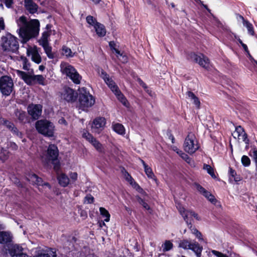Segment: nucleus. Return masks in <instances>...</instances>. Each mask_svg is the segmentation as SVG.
<instances>
[{
	"label": "nucleus",
	"instance_id": "nucleus-1",
	"mask_svg": "<svg viewBox=\"0 0 257 257\" xmlns=\"http://www.w3.org/2000/svg\"><path fill=\"white\" fill-rule=\"evenodd\" d=\"M17 23L19 27L17 31L24 43L38 35L40 23L38 20L34 19L28 22L26 17L23 16L17 20Z\"/></svg>",
	"mask_w": 257,
	"mask_h": 257
},
{
	"label": "nucleus",
	"instance_id": "nucleus-2",
	"mask_svg": "<svg viewBox=\"0 0 257 257\" xmlns=\"http://www.w3.org/2000/svg\"><path fill=\"white\" fill-rule=\"evenodd\" d=\"M79 92L78 107L83 111H87L94 104L95 99L84 87L80 88Z\"/></svg>",
	"mask_w": 257,
	"mask_h": 257
},
{
	"label": "nucleus",
	"instance_id": "nucleus-3",
	"mask_svg": "<svg viewBox=\"0 0 257 257\" xmlns=\"http://www.w3.org/2000/svg\"><path fill=\"white\" fill-rule=\"evenodd\" d=\"M35 127L38 132L45 137H52L54 136L55 126L54 124L47 119L37 120Z\"/></svg>",
	"mask_w": 257,
	"mask_h": 257
},
{
	"label": "nucleus",
	"instance_id": "nucleus-4",
	"mask_svg": "<svg viewBox=\"0 0 257 257\" xmlns=\"http://www.w3.org/2000/svg\"><path fill=\"white\" fill-rule=\"evenodd\" d=\"M60 69L62 74L68 76L74 83L78 84L80 83L81 76L73 66L67 63L62 62Z\"/></svg>",
	"mask_w": 257,
	"mask_h": 257
},
{
	"label": "nucleus",
	"instance_id": "nucleus-5",
	"mask_svg": "<svg viewBox=\"0 0 257 257\" xmlns=\"http://www.w3.org/2000/svg\"><path fill=\"white\" fill-rule=\"evenodd\" d=\"M2 39V46L4 51L16 52L18 50L19 45L16 37L11 34H7Z\"/></svg>",
	"mask_w": 257,
	"mask_h": 257
},
{
	"label": "nucleus",
	"instance_id": "nucleus-6",
	"mask_svg": "<svg viewBox=\"0 0 257 257\" xmlns=\"http://www.w3.org/2000/svg\"><path fill=\"white\" fill-rule=\"evenodd\" d=\"M199 147L194 134L192 133H189L184 141V150L189 154H193L199 149Z\"/></svg>",
	"mask_w": 257,
	"mask_h": 257
},
{
	"label": "nucleus",
	"instance_id": "nucleus-7",
	"mask_svg": "<svg viewBox=\"0 0 257 257\" xmlns=\"http://www.w3.org/2000/svg\"><path fill=\"white\" fill-rule=\"evenodd\" d=\"M13 81L10 77L3 76L0 78V90L3 95H10L13 91Z\"/></svg>",
	"mask_w": 257,
	"mask_h": 257
},
{
	"label": "nucleus",
	"instance_id": "nucleus-8",
	"mask_svg": "<svg viewBox=\"0 0 257 257\" xmlns=\"http://www.w3.org/2000/svg\"><path fill=\"white\" fill-rule=\"evenodd\" d=\"M59 155V150L57 147L54 144H51L49 146L47 151V158L46 163L48 164L50 161L54 165L55 169H57L58 166L56 164Z\"/></svg>",
	"mask_w": 257,
	"mask_h": 257
},
{
	"label": "nucleus",
	"instance_id": "nucleus-9",
	"mask_svg": "<svg viewBox=\"0 0 257 257\" xmlns=\"http://www.w3.org/2000/svg\"><path fill=\"white\" fill-rule=\"evenodd\" d=\"M8 250L12 257H26L27 256V249L19 244H12L8 246Z\"/></svg>",
	"mask_w": 257,
	"mask_h": 257
},
{
	"label": "nucleus",
	"instance_id": "nucleus-10",
	"mask_svg": "<svg viewBox=\"0 0 257 257\" xmlns=\"http://www.w3.org/2000/svg\"><path fill=\"white\" fill-rule=\"evenodd\" d=\"M35 254L33 257H56L57 253L55 248L47 246L38 247L34 250Z\"/></svg>",
	"mask_w": 257,
	"mask_h": 257
},
{
	"label": "nucleus",
	"instance_id": "nucleus-11",
	"mask_svg": "<svg viewBox=\"0 0 257 257\" xmlns=\"http://www.w3.org/2000/svg\"><path fill=\"white\" fill-rule=\"evenodd\" d=\"M17 73L28 85H34L35 84V76L33 70H29L26 72L21 70H17Z\"/></svg>",
	"mask_w": 257,
	"mask_h": 257
},
{
	"label": "nucleus",
	"instance_id": "nucleus-12",
	"mask_svg": "<svg viewBox=\"0 0 257 257\" xmlns=\"http://www.w3.org/2000/svg\"><path fill=\"white\" fill-rule=\"evenodd\" d=\"M191 57L193 60L196 63H198L200 66L206 69H208L209 68V60L203 54H201L199 55H198L195 53H192L191 55Z\"/></svg>",
	"mask_w": 257,
	"mask_h": 257
},
{
	"label": "nucleus",
	"instance_id": "nucleus-13",
	"mask_svg": "<svg viewBox=\"0 0 257 257\" xmlns=\"http://www.w3.org/2000/svg\"><path fill=\"white\" fill-rule=\"evenodd\" d=\"M100 76L104 80L105 83L113 93L119 90L115 82L104 70H102L101 71Z\"/></svg>",
	"mask_w": 257,
	"mask_h": 257
},
{
	"label": "nucleus",
	"instance_id": "nucleus-14",
	"mask_svg": "<svg viewBox=\"0 0 257 257\" xmlns=\"http://www.w3.org/2000/svg\"><path fill=\"white\" fill-rule=\"evenodd\" d=\"M105 123L106 120L104 117L96 118L93 120L91 126L92 132L95 133L99 134L104 128Z\"/></svg>",
	"mask_w": 257,
	"mask_h": 257
},
{
	"label": "nucleus",
	"instance_id": "nucleus-15",
	"mask_svg": "<svg viewBox=\"0 0 257 257\" xmlns=\"http://www.w3.org/2000/svg\"><path fill=\"white\" fill-rule=\"evenodd\" d=\"M83 137L90 143L95 149L99 152L103 151V148L100 142L94 138L91 134L88 133H84Z\"/></svg>",
	"mask_w": 257,
	"mask_h": 257
},
{
	"label": "nucleus",
	"instance_id": "nucleus-16",
	"mask_svg": "<svg viewBox=\"0 0 257 257\" xmlns=\"http://www.w3.org/2000/svg\"><path fill=\"white\" fill-rule=\"evenodd\" d=\"M42 108L40 104H31L28 107V112L33 119H37L41 115Z\"/></svg>",
	"mask_w": 257,
	"mask_h": 257
},
{
	"label": "nucleus",
	"instance_id": "nucleus-17",
	"mask_svg": "<svg viewBox=\"0 0 257 257\" xmlns=\"http://www.w3.org/2000/svg\"><path fill=\"white\" fill-rule=\"evenodd\" d=\"M27 54L28 56H31V59L37 64L41 62L42 59L39 54V49L36 47H30L27 49Z\"/></svg>",
	"mask_w": 257,
	"mask_h": 257
},
{
	"label": "nucleus",
	"instance_id": "nucleus-18",
	"mask_svg": "<svg viewBox=\"0 0 257 257\" xmlns=\"http://www.w3.org/2000/svg\"><path fill=\"white\" fill-rule=\"evenodd\" d=\"M232 136L234 138L241 140L246 144L249 143V140L247 139V135L241 126L236 127L235 131L232 133Z\"/></svg>",
	"mask_w": 257,
	"mask_h": 257
},
{
	"label": "nucleus",
	"instance_id": "nucleus-19",
	"mask_svg": "<svg viewBox=\"0 0 257 257\" xmlns=\"http://www.w3.org/2000/svg\"><path fill=\"white\" fill-rule=\"evenodd\" d=\"M76 96L74 91L69 87L65 88L61 94L62 98L67 102H74L76 100Z\"/></svg>",
	"mask_w": 257,
	"mask_h": 257
},
{
	"label": "nucleus",
	"instance_id": "nucleus-20",
	"mask_svg": "<svg viewBox=\"0 0 257 257\" xmlns=\"http://www.w3.org/2000/svg\"><path fill=\"white\" fill-rule=\"evenodd\" d=\"M13 239V234L9 231H0V243L7 244L10 243Z\"/></svg>",
	"mask_w": 257,
	"mask_h": 257
},
{
	"label": "nucleus",
	"instance_id": "nucleus-21",
	"mask_svg": "<svg viewBox=\"0 0 257 257\" xmlns=\"http://www.w3.org/2000/svg\"><path fill=\"white\" fill-rule=\"evenodd\" d=\"M28 179L29 181L31 182L33 184H36L38 186H46L49 188H50V185L49 183H43L42 179L35 174L30 175Z\"/></svg>",
	"mask_w": 257,
	"mask_h": 257
},
{
	"label": "nucleus",
	"instance_id": "nucleus-22",
	"mask_svg": "<svg viewBox=\"0 0 257 257\" xmlns=\"http://www.w3.org/2000/svg\"><path fill=\"white\" fill-rule=\"evenodd\" d=\"M25 7L27 10L31 14H34L37 12L38 6L32 0H25Z\"/></svg>",
	"mask_w": 257,
	"mask_h": 257
},
{
	"label": "nucleus",
	"instance_id": "nucleus-23",
	"mask_svg": "<svg viewBox=\"0 0 257 257\" xmlns=\"http://www.w3.org/2000/svg\"><path fill=\"white\" fill-rule=\"evenodd\" d=\"M140 160L144 166L145 173L147 175V176H148V177L149 178L152 179L153 180H156L155 176L154 173L153 172V171H152V169H151V168L148 165H147L146 164V163L144 162V161L142 159H140Z\"/></svg>",
	"mask_w": 257,
	"mask_h": 257
},
{
	"label": "nucleus",
	"instance_id": "nucleus-24",
	"mask_svg": "<svg viewBox=\"0 0 257 257\" xmlns=\"http://www.w3.org/2000/svg\"><path fill=\"white\" fill-rule=\"evenodd\" d=\"M51 34L50 30H47L42 33L41 38L39 40L38 42L40 45H43L49 44V38Z\"/></svg>",
	"mask_w": 257,
	"mask_h": 257
},
{
	"label": "nucleus",
	"instance_id": "nucleus-25",
	"mask_svg": "<svg viewBox=\"0 0 257 257\" xmlns=\"http://www.w3.org/2000/svg\"><path fill=\"white\" fill-rule=\"evenodd\" d=\"M238 17L242 20L243 25L247 28L248 34L252 36L254 35V32L252 25L247 20H245L242 16L238 15Z\"/></svg>",
	"mask_w": 257,
	"mask_h": 257
},
{
	"label": "nucleus",
	"instance_id": "nucleus-26",
	"mask_svg": "<svg viewBox=\"0 0 257 257\" xmlns=\"http://www.w3.org/2000/svg\"><path fill=\"white\" fill-rule=\"evenodd\" d=\"M94 28L96 34L99 37H103L105 35L106 30L105 27L102 24L99 23H96V24L94 26Z\"/></svg>",
	"mask_w": 257,
	"mask_h": 257
},
{
	"label": "nucleus",
	"instance_id": "nucleus-27",
	"mask_svg": "<svg viewBox=\"0 0 257 257\" xmlns=\"http://www.w3.org/2000/svg\"><path fill=\"white\" fill-rule=\"evenodd\" d=\"M60 185L63 187H66L69 183L70 179L64 174H61L57 177Z\"/></svg>",
	"mask_w": 257,
	"mask_h": 257
},
{
	"label": "nucleus",
	"instance_id": "nucleus-28",
	"mask_svg": "<svg viewBox=\"0 0 257 257\" xmlns=\"http://www.w3.org/2000/svg\"><path fill=\"white\" fill-rule=\"evenodd\" d=\"M113 130L120 135H124L125 134V128L123 125L119 123H113L112 124Z\"/></svg>",
	"mask_w": 257,
	"mask_h": 257
},
{
	"label": "nucleus",
	"instance_id": "nucleus-29",
	"mask_svg": "<svg viewBox=\"0 0 257 257\" xmlns=\"http://www.w3.org/2000/svg\"><path fill=\"white\" fill-rule=\"evenodd\" d=\"M190 249L192 250L196 255L199 257L201 254L202 247L200 246L197 242H194L191 243Z\"/></svg>",
	"mask_w": 257,
	"mask_h": 257
},
{
	"label": "nucleus",
	"instance_id": "nucleus-30",
	"mask_svg": "<svg viewBox=\"0 0 257 257\" xmlns=\"http://www.w3.org/2000/svg\"><path fill=\"white\" fill-rule=\"evenodd\" d=\"M15 114L20 122H24L26 120V113L24 111L17 109L15 111Z\"/></svg>",
	"mask_w": 257,
	"mask_h": 257
},
{
	"label": "nucleus",
	"instance_id": "nucleus-31",
	"mask_svg": "<svg viewBox=\"0 0 257 257\" xmlns=\"http://www.w3.org/2000/svg\"><path fill=\"white\" fill-rule=\"evenodd\" d=\"M187 225L190 229L192 233L194 234L199 241H204L201 233L192 226L191 221H190L189 224Z\"/></svg>",
	"mask_w": 257,
	"mask_h": 257
},
{
	"label": "nucleus",
	"instance_id": "nucleus-32",
	"mask_svg": "<svg viewBox=\"0 0 257 257\" xmlns=\"http://www.w3.org/2000/svg\"><path fill=\"white\" fill-rule=\"evenodd\" d=\"M115 95L116 96L117 99L122 103V104L127 106L128 102L126 100V98L124 97L123 94L121 92L120 90H118V91H116L114 93Z\"/></svg>",
	"mask_w": 257,
	"mask_h": 257
},
{
	"label": "nucleus",
	"instance_id": "nucleus-33",
	"mask_svg": "<svg viewBox=\"0 0 257 257\" xmlns=\"http://www.w3.org/2000/svg\"><path fill=\"white\" fill-rule=\"evenodd\" d=\"M10 152L3 147L0 148V160L3 162L7 160L10 157Z\"/></svg>",
	"mask_w": 257,
	"mask_h": 257
},
{
	"label": "nucleus",
	"instance_id": "nucleus-34",
	"mask_svg": "<svg viewBox=\"0 0 257 257\" xmlns=\"http://www.w3.org/2000/svg\"><path fill=\"white\" fill-rule=\"evenodd\" d=\"M41 46L43 47L47 57L49 59H53L54 58V55L52 52V47L49 45V44H47Z\"/></svg>",
	"mask_w": 257,
	"mask_h": 257
},
{
	"label": "nucleus",
	"instance_id": "nucleus-35",
	"mask_svg": "<svg viewBox=\"0 0 257 257\" xmlns=\"http://www.w3.org/2000/svg\"><path fill=\"white\" fill-rule=\"evenodd\" d=\"M20 61L22 62V67L24 70H27L28 72H29V70H33L32 69L30 68V64L29 63L26 57L24 56L21 57Z\"/></svg>",
	"mask_w": 257,
	"mask_h": 257
},
{
	"label": "nucleus",
	"instance_id": "nucleus-36",
	"mask_svg": "<svg viewBox=\"0 0 257 257\" xmlns=\"http://www.w3.org/2000/svg\"><path fill=\"white\" fill-rule=\"evenodd\" d=\"M62 54L67 57H73L74 53L71 51V49L67 46H64L62 47Z\"/></svg>",
	"mask_w": 257,
	"mask_h": 257
},
{
	"label": "nucleus",
	"instance_id": "nucleus-37",
	"mask_svg": "<svg viewBox=\"0 0 257 257\" xmlns=\"http://www.w3.org/2000/svg\"><path fill=\"white\" fill-rule=\"evenodd\" d=\"M99 211L100 214L103 217H105V218L104 219V221L106 222H108L110 220V216L108 211L103 207H100Z\"/></svg>",
	"mask_w": 257,
	"mask_h": 257
},
{
	"label": "nucleus",
	"instance_id": "nucleus-38",
	"mask_svg": "<svg viewBox=\"0 0 257 257\" xmlns=\"http://www.w3.org/2000/svg\"><path fill=\"white\" fill-rule=\"evenodd\" d=\"M173 246V243L170 240H166L162 245L163 251H169L172 248Z\"/></svg>",
	"mask_w": 257,
	"mask_h": 257
},
{
	"label": "nucleus",
	"instance_id": "nucleus-39",
	"mask_svg": "<svg viewBox=\"0 0 257 257\" xmlns=\"http://www.w3.org/2000/svg\"><path fill=\"white\" fill-rule=\"evenodd\" d=\"M203 169L206 170L207 172L213 178H215L216 176L214 174L213 169L209 165L207 164H204L203 165Z\"/></svg>",
	"mask_w": 257,
	"mask_h": 257
},
{
	"label": "nucleus",
	"instance_id": "nucleus-40",
	"mask_svg": "<svg viewBox=\"0 0 257 257\" xmlns=\"http://www.w3.org/2000/svg\"><path fill=\"white\" fill-rule=\"evenodd\" d=\"M35 84L38 83L39 84L44 85L45 78L42 75H35Z\"/></svg>",
	"mask_w": 257,
	"mask_h": 257
},
{
	"label": "nucleus",
	"instance_id": "nucleus-41",
	"mask_svg": "<svg viewBox=\"0 0 257 257\" xmlns=\"http://www.w3.org/2000/svg\"><path fill=\"white\" fill-rule=\"evenodd\" d=\"M191 243L187 240H183L180 242L179 246L184 249H190Z\"/></svg>",
	"mask_w": 257,
	"mask_h": 257
},
{
	"label": "nucleus",
	"instance_id": "nucleus-42",
	"mask_svg": "<svg viewBox=\"0 0 257 257\" xmlns=\"http://www.w3.org/2000/svg\"><path fill=\"white\" fill-rule=\"evenodd\" d=\"M193 212V211L192 210H186L185 213L182 216L187 224H189L190 221L189 220V219L193 217L192 213H191V212Z\"/></svg>",
	"mask_w": 257,
	"mask_h": 257
},
{
	"label": "nucleus",
	"instance_id": "nucleus-43",
	"mask_svg": "<svg viewBox=\"0 0 257 257\" xmlns=\"http://www.w3.org/2000/svg\"><path fill=\"white\" fill-rule=\"evenodd\" d=\"M137 199L138 202L141 204L144 208H145L147 210H149L150 209L149 205L146 203L144 199L141 198L139 196L137 197Z\"/></svg>",
	"mask_w": 257,
	"mask_h": 257
},
{
	"label": "nucleus",
	"instance_id": "nucleus-44",
	"mask_svg": "<svg viewBox=\"0 0 257 257\" xmlns=\"http://www.w3.org/2000/svg\"><path fill=\"white\" fill-rule=\"evenodd\" d=\"M241 163L242 165L245 167L249 166L250 164V161L249 158L247 156H243L241 158Z\"/></svg>",
	"mask_w": 257,
	"mask_h": 257
},
{
	"label": "nucleus",
	"instance_id": "nucleus-45",
	"mask_svg": "<svg viewBox=\"0 0 257 257\" xmlns=\"http://www.w3.org/2000/svg\"><path fill=\"white\" fill-rule=\"evenodd\" d=\"M210 255H215L217 257H228L227 255L222 253L220 252L215 250H212L211 252H209Z\"/></svg>",
	"mask_w": 257,
	"mask_h": 257
},
{
	"label": "nucleus",
	"instance_id": "nucleus-46",
	"mask_svg": "<svg viewBox=\"0 0 257 257\" xmlns=\"http://www.w3.org/2000/svg\"><path fill=\"white\" fill-rule=\"evenodd\" d=\"M7 148L12 151H16L18 149V146L15 143L10 142L8 143Z\"/></svg>",
	"mask_w": 257,
	"mask_h": 257
},
{
	"label": "nucleus",
	"instance_id": "nucleus-47",
	"mask_svg": "<svg viewBox=\"0 0 257 257\" xmlns=\"http://www.w3.org/2000/svg\"><path fill=\"white\" fill-rule=\"evenodd\" d=\"M86 21L87 23L92 26H95L96 23H97L95 20L92 16H88L86 17Z\"/></svg>",
	"mask_w": 257,
	"mask_h": 257
},
{
	"label": "nucleus",
	"instance_id": "nucleus-48",
	"mask_svg": "<svg viewBox=\"0 0 257 257\" xmlns=\"http://www.w3.org/2000/svg\"><path fill=\"white\" fill-rule=\"evenodd\" d=\"M10 131L13 133L14 135H16L20 138H23L22 133L19 132L18 128L15 126H14V127L12 128Z\"/></svg>",
	"mask_w": 257,
	"mask_h": 257
},
{
	"label": "nucleus",
	"instance_id": "nucleus-49",
	"mask_svg": "<svg viewBox=\"0 0 257 257\" xmlns=\"http://www.w3.org/2000/svg\"><path fill=\"white\" fill-rule=\"evenodd\" d=\"M94 197L92 195L90 194L87 195L84 198V202L88 204L92 203L94 201Z\"/></svg>",
	"mask_w": 257,
	"mask_h": 257
},
{
	"label": "nucleus",
	"instance_id": "nucleus-50",
	"mask_svg": "<svg viewBox=\"0 0 257 257\" xmlns=\"http://www.w3.org/2000/svg\"><path fill=\"white\" fill-rule=\"evenodd\" d=\"M194 186L195 187L196 189L202 194L204 193V192L206 190L205 188H204L202 186L198 183H195Z\"/></svg>",
	"mask_w": 257,
	"mask_h": 257
},
{
	"label": "nucleus",
	"instance_id": "nucleus-51",
	"mask_svg": "<svg viewBox=\"0 0 257 257\" xmlns=\"http://www.w3.org/2000/svg\"><path fill=\"white\" fill-rule=\"evenodd\" d=\"M180 157L184 160L187 163L190 164L191 162V159L189 158L188 155L186 153H182V155Z\"/></svg>",
	"mask_w": 257,
	"mask_h": 257
},
{
	"label": "nucleus",
	"instance_id": "nucleus-52",
	"mask_svg": "<svg viewBox=\"0 0 257 257\" xmlns=\"http://www.w3.org/2000/svg\"><path fill=\"white\" fill-rule=\"evenodd\" d=\"M71 181L72 183L74 182L77 179V174L76 172H71L70 175Z\"/></svg>",
	"mask_w": 257,
	"mask_h": 257
},
{
	"label": "nucleus",
	"instance_id": "nucleus-53",
	"mask_svg": "<svg viewBox=\"0 0 257 257\" xmlns=\"http://www.w3.org/2000/svg\"><path fill=\"white\" fill-rule=\"evenodd\" d=\"M192 100L193 101L194 104L195 105L196 107L197 108H199L200 106V102L199 98L196 97Z\"/></svg>",
	"mask_w": 257,
	"mask_h": 257
},
{
	"label": "nucleus",
	"instance_id": "nucleus-54",
	"mask_svg": "<svg viewBox=\"0 0 257 257\" xmlns=\"http://www.w3.org/2000/svg\"><path fill=\"white\" fill-rule=\"evenodd\" d=\"M186 95L191 100L197 97L193 92L190 91H187L186 92Z\"/></svg>",
	"mask_w": 257,
	"mask_h": 257
},
{
	"label": "nucleus",
	"instance_id": "nucleus-55",
	"mask_svg": "<svg viewBox=\"0 0 257 257\" xmlns=\"http://www.w3.org/2000/svg\"><path fill=\"white\" fill-rule=\"evenodd\" d=\"M209 197H207V199L212 203L215 204L217 202V200L215 199V197L211 193L209 195Z\"/></svg>",
	"mask_w": 257,
	"mask_h": 257
},
{
	"label": "nucleus",
	"instance_id": "nucleus-56",
	"mask_svg": "<svg viewBox=\"0 0 257 257\" xmlns=\"http://www.w3.org/2000/svg\"><path fill=\"white\" fill-rule=\"evenodd\" d=\"M252 156L253 159L255 163L256 164H257V149L255 148H254L253 149H252Z\"/></svg>",
	"mask_w": 257,
	"mask_h": 257
},
{
	"label": "nucleus",
	"instance_id": "nucleus-57",
	"mask_svg": "<svg viewBox=\"0 0 257 257\" xmlns=\"http://www.w3.org/2000/svg\"><path fill=\"white\" fill-rule=\"evenodd\" d=\"M5 124L6 125V126L11 130L12 128H13L15 126L13 123L10 122L8 120H6L5 121Z\"/></svg>",
	"mask_w": 257,
	"mask_h": 257
},
{
	"label": "nucleus",
	"instance_id": "nucleus-58",
	"mask_svg": "<svg viewBox=\"0 0 257 257\" xmlns=\"http://www.w3.org/2000/svg\"><path fill=\"white\" fill-rule=\"evenodd\" d=\"M3 2L8 8H10L13 4V0H1Z\"/></svg>",
	"mask_w": 257,
	"mask_h": 257
},
{
	"label": "nucleus",
	"instance_id": "nucleus-59",
	"mask_svg": "<svg viewBox=\"0 0 257 257\" xmlns=\"http://www.w3.org/2000/svg\"><path fill=\"white\" fill-rule=\"evenodd\" d=\"M177 207L179 212L180 213V214L182 215V216H183V215L185 213V211L186 210H185V209L183 207H182L180 205H178L177 206Z\"/></svg>",
	"mask_w": 257,
	"mask_h": 257
},
{
	"label": "nucleus",
	"instance_id": "nucleus-60",
	"mask_svg": "<svg viewBox=\"0 0 257 257\" xmlns=\"http://www.w3.org/2000/svg\"><path fill=\"white\" fill-rule=\"evenodd\" d=\"M112 51L113 52H115L116 54V56L118 58H119V56H122V53H121L118 50L115 49V48H113Z\"/></svg>",
	"mask_w": 257,
	"mask_h": 257
},
{
	"label": "nucleus",
	"instance_id": "nucleus-61",
	"mask_svg": "<svg viewBox=\"0 0 257 257\" xmlns=\"http://www.w3.org/2000/svg\"><path fill=\"white\" fill-rule=\"evenodd\" d=\"M123 63H126L127 61V57L122 54V56H119V58Z\"/></svg>",
	"mask_w": 257,
	"mask_h": 257
},
{
	"label": "nucleus",
	"instance_id": "nucleus-62",
	"mask_svg": "<svg viewBox=\"0 0 257 257\" xmlns=\"http://www.w3.org/2000/svg\"><path fill=\"white\" fill-rule=\"evenodd\" d=\"M5 28V24L3 18L0 19V32Z\"/></svg>",
	"mask_w": 257,
	"mask_h": 257
},
{
	"label": "nucleus",
	"instance_id": "nucleus-63",
	"mask_svg": "<svg viewBox=\"0 0 257 257\" xmlns=\"http://www.w3.org/2000/svg\"><path fill=\"white\" fill-rule=\"evenodd\" d=\"M125 176L126 179L128 181H130L131 182V181H132L133 180V179L131 177V176L126 172H125Z\"/></svg>",
	"mask_w": 257,
	"mask_h": 257
},
{
	"label": "nucleus",
	"instance_id": "nucleus-64",
	"mask_svg": "<svg viewBox=\"0 0 257 257\" xmlns=\"http://www.w3.org/2000/svg\"><path fill=\"white\" fill-rule=\"evenodd\" d=\"M230 174L232 178L234 177L235 176H236V173L235 171L233 170H232L231 168H230Z\"/></svg>",
	"mask_w": 257,
	"mask_h": 257
}]
</instances>
